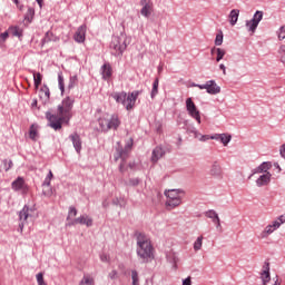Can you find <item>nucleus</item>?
I'll return each mask as SVG.
<instances>
[{
	"label": "nucleus",
	"mask_w": 285,
	"mask_h": 285,
	"mask_svg": "<svg viewBox=\"0 0 285 285\" xmlns=\"http://www.w3.org/2000/svg\"><path fill=\"white\" fill-rule=\"evenodd\" d=\"M73 107L75 98L67 96L61 105L58 106V115L47 111L46 119L49 121L50 128H53V130H61V124H70Z\"/></svg>",
	"instance_id": "1"
},
{
	"label": "nucleus",
	"mask_w": 285,
	"mask_h": 285,
	"mask_svg": "<svg viewBox=\"0 0 285 285\" xmlns=\"http://www.w3.org/2000/svg\"><path fill=\"white\" fill-rule=\"evenodd\" d=\"M135 237L137 239V256L141 259L142 264H148L155 259V253L153 248V243L146 234L136 232Z\"/></svg>",
	"instance_id": "2"
},
{
	"label": "nucleus",
	"mask_w": 285,
	"mask_h": 285,
	"mask_svg": "<svg viewBox=\"0 0 285 285\" xmlns=\"http://www.w3.org/2000/svg\"><path fill=\"white\" fill-rule=\"evenodd\" d=\"M141 95V91L136 90L130 94H126V91L114 92L111 94L112 99H115L116 104H121L126 110H132L135 108V104H137V98Z\"/></svg>",
	"instance_id": "3"
},
{
	"label": "nucleus",
	"mask_w": 285,
	"mask_h": 285,
	"mask_svg": "<svg viewBox=\"0 0 285 285\" xmlns=\"http://www.w3.org/2000/svg\"><path fill=\"white\" fill-rule=\"evenodd\" d=\"M132 144H134V140L132 138H130L125 147H122L120 142H118V146L116 147L114 159L115 161H119V159H121V163L119 165L120 173H126V161L128 160V157H130V151L132 150Z\"/></svg>",
	"instance_id": "4"
},
{
	"label": "nucleus",
	"mask_w": 285,
	"mask_h": 285,
	"mask_svg": "<svg viewBox=\"0 0 285 285\" xmlns=\"http://www.w3.org/2000/svg\"><path fill=\"white\" fill-rule=\"evenodd\" d=\"M110 48L114 50L112 55L115 57H120L126 51V48H128V45L126 43V36H114L111 39Z\"/></svg>",
	"instance_id": "5"
},
{
	"label": "nucleus",
	"mask_w": 285,
	"mask_h": 285,
	"mask_svg": "<svg viewBox=\"0 0 285 285\" xmlns=\"http://www.w3.org/2000/svg\"><path fill=\"white\" fill-rule=\"evenodd\" d=\"M165 195L167 197L166 207L168 210L179 206V189L165 190Z\"/></svg>",
	"instance_id": "6"
},
{
	"label": "nucleus",
	"mask_w": 285,
	"mask_h": 285,
	"mask_svg": "<svg viewBox=\"0 0 285 285\" xmlns=\"http://www.w3.org/2000/svg\"><path fill=\"white\" fill-rule=\"evenodd\" d=\"M186 109L188 115H190L191 118L197 121V124H202V114L197 110V106L193 101V98L186 99Z\"/></svg>",
	"instance_id": "7"
},
{
	"label": "nucleus",
	"mask_w": 285,
	"mask_h": 285,
	"mask_svg": "<svg viewBox=\"0 0 285 285\" xmlns=\"http://www.w3.org/2000/svg\"><path fill=\"white\" fill-rule=\"evenodd\" d=\"M271 268L268 267V264L264 267L263 272L261 273V279L263 282V285H281L279 278L276 276L274 278H271Z\"/></svg>",
	"instance_id": "8"
},
{
	"label": "nucleus",
	"mask_w": 285,
	"mask_h": 285,
	"mask_svg": "<svg viewBox=\"0 0 285 285\" xmlns=\"http://www.w3.org/2000/svg\"><path fill=\"white\" fill-rule=\"evenodd\" d=\"M199 90H206L208 95H219L222 92V88L217 86L215 80H209L205 85H196Z\"/></svg>",
	"instance_id": "9"
},
{
	"label": "nucleus",
	"mask_w": 285,
	"mask_h": 285,
	"mask_svg": "<svg viewBox=\"0 0 285 285\" xmlns=\"http://www.w3.org/2000/svg\"><path fill=\"white\" fill-rule=\"evenodd\" d=\"M264 19V12L256 11L253 19L246 22V28L249 32H255L259 26V21Z\"/></svg>",
	"instance_id": "10"
},
{
	"label": "nucleus",
	"mask_w": 285,
	"mask_h": 285,
	"mask_svg": "<svg viewBox=\"0 0 285 285\" xmlns=\"http://www.w3.org/2000/svg\"><path fill=\"white\" fill-rule=\"evenodd\" d=\"M185 128L187 132H191L195 139H198V141H208V139H213L210 138L213 136L202 135L198 131H196L195 126H193V124H190L188 120L185 121Z\"/></svg>",
	"instance_id": "11"
},
{
	"label": "nucleus",
	"mask_w": 285,
	"mask_h": 285,
	"mask_svg": "<svg viewBox=\"0 0 285 285\" xmlns=\"http://www.w3.org/2000/svg\"><path fill=\"white\" fill-rule=\"evenodd\" d=\"M279 220H274L272 224L267 225L264 230L259 234V239H266L269 235H273L279 228Z\"/></svg>",
	"instance_id": "12"
},
{
	"label": "nucleus",
	"mask_w": 285,
	"mask_h": 285,
	"mask_svg": "<svg viewBox=\"0 0 285 285\" xmlns=\"http://www.w3.org/2000/svg\"><path fill=\"white\" fill-rule=\"evenodd\" d=\"M209 175L214 179H224V169L222 165L217 161H214L209 169Z\"/></svg>",
	"instance_id": "13"
},
{
	"label": "nucleus",
	"mask_w": 285,
	"mask_h": 285,
	"mask_svg": "<svg viewBox=\"0 0 285 285\" xmlns=\"http://www.w3.org/2000/svg\"><path fill=\"white\" fill-rule=\"evenodd\" d=\"M28 217H31L30 207H28V205H24L22 210H20L19 213V219L21 222V224L19 225L20 230H23V225L26 224V222H28Z\"/></svg>",
	"instance_id": "14"
},
{
	"label": "nucleus",
	"mask_w": 285,
	"mask_h": 285,
	"mask_svg": "<svg viewBox=\"0 0 285 285\" xmlns=\"http://www.w3.org/2000/svg\"><path fill=\"white\" fill-rule=\"evenodd\" d=\"M205 217H208V219H212L213 224L216 225V228L222 230V220L219 219V215L217 214V212L210 209L205 213Z\"/></svg>",
	"instance_id": "15"
},
{
	"label": "nucleus",
	"mask_w": 285,
	"mask_h": 285,
	"mask_svg": "<svg viewBox=\"0 0 285 285\" xmlns=\"http://www.w3.org/2000/svg\"><path fill=\"white\" fill-rule=\"evenodd\" d=\"M140 6H142L140 13L142 17H150L153 14V3H150V0H140Z\"/></svg>",
	"instance_id": "16"
},
{
	"label": "nucleus",
	"mask_w": 285,
	"mask_h": 285,
	"mask_svg": "<svg viewBox=\"0 0 285 285\" xmlns=\"http://www.w3.org/2000/svg\"><path fill=\"white\" fill-rule=\"evenodd\" d=\"M77 224H81V225L90 227V226H92V218H90L88 216H80L78 218L72 219L69 223V226H77Z\"/></svg>",
	"instance_id": "17"
},
{
	"label": "nucleus",
	"mask_w": 285,
	"mask_h": 285,
	"mask_svg": "<svg viewBox=\"0 0 285 285\" xmlns=\"http://www.w3.org/2000/svg\"><path fill=\"white\" fill-rule=\"evenodd\" d=\"M69 139L72 141L73 148L78 155L81 154V136L79 134L73 132L69 136Z\"/></svg>",
	"instance_id": "18"
},
{
	"label": "nucleus",
	"mask_w": 285,
	"mask_h": 285,
	"mask_svg": "<svg viewBox=\"0 0 285 285\" xmlns=\"http://www.w3.org/2000/svg\"><path fill=\"white\" fill-rule=\"evenodd\" d=\"M86 30H87L86 24H82L78 28V30L73 36V39L75 41H77V43H83V41H86Z\"/></svg>",
	"instance_id": "19"
},
{
	"label": "nucleus",
	"mask_w": 285,
	"mask_h": 285,
	"mask_svg": "<svg viewBox=\"0 0 285 285\" xmlns=\"http://www.w3.org/2000/svg\"><path fill=\"white\" fill-rule=\"evenodd\" d=\"M272 177L273 175L271 173L261 175L256 180V186H258V188H262V186H268Z\"/></svg>",
	"instance_id": "20"
},
{
	"label": "nucleus",
	"mask_w": 285,
	"mask_h": 285,
	"mask_svg": "<svg viewBox=\"0 0 285 285\" xmlns=\"http://www.w3.org/2000/svg\"><path fill=\"white\" fill-rule=\"evenodd\" d=\"M271 168H273V165L271 163L265 161L253 170V175H265L266 173H269L268 170H271Z\"/></svg>",
	"instance_id": "21"
},
{
	"label": "nucleus",
	"mask_w": 285,
	"mask_h": 285,
	"mask_svg": "<svg viewBox=\"0 0 285 285\" xmlns=\"http://www.w3.org/2000/svg\"><path fill=\"white\" fill-rule=\"evenodd\" d=\"M39 97L45 105L50 101V89L46 85L41 87Z\"/></svg>",
	"instance_id": "22"
},
{
	"label": "nucleus",
	"mask_w": 285,
	"mask_h": 285,
	"mask_svg": "<svg viewBox=\"0 0 285 285\" xmlns=\"http://www.w3.org/2000/svg\"><path fill=\"white\" fill-rule=\"evenodd\" d=\"M101 75H102V79H105V81H108V79H110L112 77V67L110 66V63H105L101 67Z\"/></svg>",
	"instance_id": "23"
},
{
	"label": "nucleus",
	"mask_w": 285,
	"mask_h": 285,
	"mask_svg": "<svg viewBox=\"0 0 285 285\" xmlns=\"http://www.w3.org/2000/svg\"><path fill=\"white\" fill-rule=\"evenodd\" d=\"M210 139H216V140L219 139L224 146H228L233 137L228 134H217L215 136H212Z\"/></svg>",
	"instance_id": "24"
},
{
	"label": "nucleus",
	"mask_w": 285,
	"mask_h": 285,
	"mask_svg": "<svg viewBox=\"0 0 285 285\" xmlns=\"http://www.w3.org/2000/svg\"><path fill=\"white\" fill-rule=\"evenodd\" d=\"M164 155H166V151H164V149L161 147H156L153 150L151 161H154V164H157V161H159V159H161V157H164Z\"/></svg>",
	"instance_id": "25"
},
{
	"label": "nucleus",
	"mask_w": 285,
	"mask_h": 285,
	"mask_svg": "<svg viewBox=\"0 0 285 285\" xmlns=\"http://www.w3.org/2000/svg\"><path fill=\"white\" fill-rule=\"evenodd\" d=\"M109 130H117L119 126H121V121L119 120V116L112 115L110 119H108Z\"/></svg>",
	"instance_id": "26"
},
{
	"label": "nucleus",
	"mask_w": 285,
	"mask_h": 285,
	"mask_svg": "<svg viewBox=\"0 0 285 285\" xmlns=\"http://www.w3.org/2000/svg\"><path fill=\"white\" fill-rule=\"evenodd\" d=\"M11 188L13 190H23L26 188V180L23 177H18L12 184Z\"/></svg>",
	"instance_id": "27"
},
{
	"label": "nucleus",
	"mask_w": 285,
	"mask_h": 285,
	"mask_svg": "<svg viewBox=\"0 0 285 285\" xmlns=\"http://www.w3.org/2000/svg\"><path fill=\"white\" fill-rule=\"evenodd\" d=\"M238 19H239V10L233 9L229 13L230 26H235V23H237Z\"/></svg>",
	"instance_id": "28"
},
{
	"label": "nucleus",
	"mask_w": 285,
	"mask_h": 285,
	"mask_svg": "<svg viewBox=\"0 0 285 285\" xmlns=\"http://www.w3.org/2000/svg\"><path fill=\"white\" fill-rule=\"evenodd\" d=\"M159 95V78H156L154 83H153V89H151V99H155Z\"/></svg>",
	"instance_id": "29"
},
{
	"label": "nucleus",
	"mask_w": 285,
	"mask_h": 285,
	"mask_svg": "<svg viewBox=\"0 0 285 285\" xmlns=\"http://www.w3.org/2000/svg\"><path fill=\"white\" fill-rule=\"evenodd\" d=\"M215 50L217 52L216 61H219L220 59H224V56L226 55V50L222 48H213L212 49V55H215Z\"/></svg>",
	"instance_id": "30"
},
{
	"label": "nucleus",
	"mask_w": 285,
	"mask_h": 285,
	"mask_svg": "<svg viewBox=\"0 0 285 285\" xmlns=\"http://www.w3.org/2000/svg\"><path fill=\"white\" fill-rule=\"evenodd\" d=\"M42 79H43V77L41 76V73L33 72V81H35L36 89H38L41 86Z\"/></svg>",
	"instance_id": "31"
},
{
	"label": "nucleus",
	"mask_w": 285,
	"mask_h": 285,
	"mask_svg": "<svg viewBox=\"0 0 285 285\" xmlns=\"http://www.w3.org/2000/svg\"><path fill=\"white\" fill-rule=\"evenodd\" d=\"M29 137L32 139V141H37L38 132H37V126L31 125L29 130Z\"/></svg>",
	"instance_id": "32"
},
{
	"label": "nucleus",
	"mask_w": 285,
	"mask_h": 285,
	"mask_svg": "<svg viewBox=\"0 0 285 285\" xmlns=\"http://www.w3.org/2000/svg\"><path fill=\"white\" fill-rule=\"evenodd\" d=\"M98 122H99V126H100L101 130H104L105 132H108V130H109L108 119L100 118L98 120Z\"/></svg>",
	"instance_id": "33"
},
{
	"label": "nucleus",
	"mask_w": 285,
	"mask_h": 285,
	"mask_svg": "<svg viewBox=\"0 0 285 285\" xmlns=\"http://www.w3.org/2000/svg\"><path fill=\"white\" fill-rule=\"evenodd\" d=\"M204 244V236H199L194 243V250H202V246Z\"/></svg>",
	"instance_id": "34"
},
{
	"label": "nucleus",
	"mask_w": 285,
	"mask_h": 285,
	"mask_svg": "<svg viewBox=\"0 0 285 285\" xmlns=\"http://www.w3.org/2000/svg\"><path fill=\"white\" fill-rule=\"evenodd\" d=\"M79 285H95V279H92L90 276H83Z\"/></svg>",
	"instance_id": "35"
},
{
	"label": "nucleus",
	"mask_w": 285,
	"mask_h": 285,
	"mask_svg": "<svg viewBox=\"0 0 285 285\" xmlns=\"http://www.w3.org/2000/svg\"><path fill=\"white\" fill-rule=\"evenodd\" d=\"M132 285H139V273L137 269L131 271Z\"/></svg>",
	"instance_id": "36"
},
{
	"label": "nucleus",
	"mask_w": 285,
	"mask_h": 285,
	"mask_svg": "<svg viewBox=\"0 0 285 285\" xmlns=\"http://www.w3.org/2000/svg\"><path fill=\"white\" fill-rule=\"evenodd\" d=\"M42 195L45 197H52V187H50V186H42Z\"/></svg>",
	"instance_id": "37"
},
{
	"label": "nucleus",
	"mask_w": 285,
	"mask_h": 285,
	"mask_svg": "<svg viewBox=\"0 0 285 285\" xmlns=\"http://www.w3.org/2000/svg\"><path fill=\"white\" fill-rule=\"evenodd\" d=\"M33 17H35V9L29 8L24 16V19L30 22V21H32Z\"/></svg>",
	"instance_id": "38"
},
{
	"label": "nucleus",
	"mask_w": 285,
	"mask_h": 285,
	"mask_svg": "<svg viewBox=\"0 0 285 285\" xmlns=\"http://www.w3.org/2000/svg\"><path fill=\"white\" fill-rule=\"evenodd\" d=\"M2 164H3V169L6 170V173H8V170H10V168H12V166H13V163L10 159L9 160L3 159Z\"/></svg>",
	"instance_id": "39"
},
{
	"label": "nucleus",
	"mask_w": 285,
	"mask_h": 285,
	"mask_svg": "<svg viewBox=\"0 0 285 285\" xmlns=\"http://www.w3.org/2000/svg\"><path fill=\"white\" fill-rule=\"evenodd\" d=\"M224 43V33H217L215 39V46H222Z\"/></svg>",
	"instance_id": "40"
},
{
	"label": "nucleus",
	"mask_w": 285,
	"mask_h": 285,
	"mask_svg": "<svg viewBox=\"0 0 285 285\" xmlns=\"http://www.w3.org/2000/svg\"><path fill=\"white\" fill-rule=\"evenodd\" d=\"M58 83H59V89L61 90V92H63L66 90V87L63 85V75L61 73L58 75Z\"/></svg>",
	"instance_id": "41"
},
{
	"label": "nucleus",
	"mask_w": 285,
	"mask_h": 285,
	"mask_svg": "<svg viewBox=\"0 0 285 285\" xmlns=\"http://www.w3.org/2000/svg\"><path fill=\"white\" fill-rule=\"evenodd\" d=\"M277 35H278L279 41H284V39H285V26H283V27H281V28L278 29Z\"/></svg>",
	"instance_id": "42"
},
{
	"label": "nucleus",
	"mask_w": 285,
	"mask_h": 285,
	"mask_svg": "<svg viewBox=\"0 0 285 285\" xmlns=\"http://www.w3.org/2000/svg\"><path fill=\"white\" fill-rule=\"evenodd\" d=\"M72 217H77V208H75V207L69 208V214H68L67 219L70 220V219H72Z\"/></svg>",
	"instance_id": "43"
},
{
	"label": "nucleus",
	"mask_w": 285,
	"mask_h": 285,
	"mask_svg": "<svg viewBox=\"0 0 285 285\" xmlns=\"http://www.w3.org/2000/svg\"><path fill=\"white\" fill-rule=\"evenodd\" d=\"M75 86H77V78H76V76L70 77L68 89L72 90V88H75Z\"/></svg>",
	"instance_id": "44"
},
{
	"label": "nucleus",
	"mask_w": 285,
	"mask_h": 285,
	"mask_svg": "<svg viewBox=\"0 0 285 285\" xmlns=\"http://www.w3.org/2000/svg\"><path fill=\"white\" fill-rule=\"evenodd\" d=\"M281 61L285 66V46H281L279 48Z\"/></svg>",
	"instance_id": "45"
},
{
	"label": "nucleus",
	"mask_w": 285,
	"mask_h": 285,
	"mask_svg": "<svg viewBox=\"0 0 285 285\" xmlns=\"http://www.w3.org/2000/svg\"><path fill=\"white\" fill-rule=\"evenodd\" d=\"M36 277H37L38 285H47L46 281H43V273H38Z\"/></svg>",
	"instance_id": "46"
},
{
	"label": "nucleus",
	"mask_w": 285,
	"mask_h": 285,
	"mask_svg": "<svg viewBox=\"0 0 285 285\" xmlns=\"http://www.w3.org/2000/svg\"><path fill=\"white\" fill-rule=\"evenodd\" d=\"M139 178H130L129 186H139Z\"/></svg>",
	"instance_id": "47"
},
{
	"label": "nucleus",
	"mask_w": 285,
	"mask_h": 285,
	"mask_svg": "<svg viewBox=\"0 0 285 285\" xmlns=\"http://www.w3.org/2000/svg\"><path fill=\"white\" fill-rule=\"evenodd\" d=\"M100 261L108 264L110 262V256L108 254H101Z\"/></svg>",
	"instance_id": "48"
},
{
	"label": "nucleus",
	"mask_w": 285,
	"mask_h": 285,
	"mask_svg": "<svg viewBox=\"0 0 285 285\" xmlns=\"http://www.w3.org/2000/svg\"><path fill=\"white\" fill-rule=\"evenodd\" d=\"M8 37H10L8 31H4L3 33H0V43H3V41H6V39H8Z\"/></svg>",
	"instance_id": "49"
},
{
	"label": "nucleus",
	"mask_w": 285,
	"mask_h": 285,
	"mask_svg": "<svg viewBox=\"0 0 285 285\" xmlns=\"http://www.w3.org/2000/svg\"><path fill=\"white\" fill-rule=\"evenodd\" d=\"M183 285H193V277L188 276L187 278L183 279Z\"/></svg>",
	"instance_id": "50"
},
{
	"label": "nucleus",
	"mask_w": 285,
	"mask_h": 285,
	"mask_svg": "<svg viewBox=\"0 0 285 285\" xmlns=\"http://www.w3.org/2000/svg\"><path fill=\"white\" fill-rule=\"evenodd\" d=\"M13 37H21V31H19V28L12 29Z\"/></svg>",
	"instance_id": "51"
},
{
	"label": "nucleus",
	"mask_w": 285,
	"mask_h": 285,
	"mask_svg": "<svg viewBox=\"0 0 285 285\" xmlns=\"http://www.w3.org/2000/svg\"><path fill=\"white\" fill-rule=\"evenodd\" d=\"M276 222H278L279 226H282V224H285V216H284V215L279 216V217L276 219Z\"/></svg>",
	"instance_id": "52"
},
{
	"label": "nucleus",
	"mask_w": 285,
	"mask_h": 285,
	"mask_svg": "<svg viewBox=\"0 0 285 285\" xmlns=\"http://www.w3.org/2000/svg\"><path fill=\"white\" fill-rule=\"evenodd\" d=\"M50 41V32H47L45 38L42 39V43H48Z\"/></svg>",
	"instance_id": "53"
},
{
	"label": "nucleus",
	"mask_w": 285,
	"mask_h": 285,
	"mask_svg": "<svg viewBox=\"0 0 285 285\" xmlns=\"http://www.w3.org/2000/svg\"><path fill=\"white\" fill-rule=\"evenodd\" d=\"M109 277H110V279H115L116 277H117V271H111L110 273H109Z\"/></svg>",
	"instance_id": "54"
},
{
	"label": "nucleus",
	"mask_w": 285,
	"mask_h": 285,
	"mask_svg": "<svg viewBox=\"0 0 285 285\" xmlns=\"http://www.w3.org/2000/svg\"><path fill=\"white\" fill-rule=\"evenodd\" d=\"M50 181H52L50 178H45V181L42 183V186H50Z\"/></svg>",
	"instance_id": "55"
},
{
	"label": "nucleus",
	"mask_w": 285,
	"mask_h": 285,
	"mask_svg": "<svg viewBox=\"0 0 285 285\" xmlns=\"http://www.w3.org/2000/svg\"><path fill=\"white\" fill-rule=\"evenodd\" d=\"M281 157H284L285 159V145L281 146Z\"/></svg>",
	"instance_id": "56"
},
{
	"label": "nucleus",
	"mask_w": 285,
	"mask_h": 285,
	"mask_svg": "<svg viewBox=\"0 0 285 285\" xmlns=\"http://www.w3.org/2000/svg\"><path fill=\"white\" fill-rule=\"evenodd\" d=\"M219 68H220V70H223V75H226V66L220 65Z\"/></svg>",
	"instance_id": "57"
},
{
	"label": "nucleus",
	"mask_w": 285,
	"mask_h": 285,
	"mask_svg": "<svg viewBox=\"0 0 285 285\" xmlns=\"http://www.w3.org/2000/svg\"><path fill=\"white\" fill-rule=\"evenodd\" d=\"M52 177H55V176L52 175V170H49V174L47 175V178H49V179L52 180Z\"/></svg>",
	"instance_id": "58"
},
{
	"label": "nucleus",
	"mask_w": 285,
	"mask_h": 285,
	"mask_svg": "<svg viewBox=\"0 0 285 285\" xmlns=\"http://www.w3.org/2000/svg\"><path fill=\"white\" fill-rule=\"evenodd\" d=\"M174 268H175V271H177V259L176 258H174Z\"/></svg>",
	"instance_id": "59"
},
{
	"label": "nucleus",
	"mask_w": 285,
	"mask_h": 285,
	"mask_svg": "<svg viewBox=\"0 0 285 285\" xmlns=\"http://www.w3.org/2000/svg\"><path fill=\"white\" fill-rule=\"evenodd\" d=\"M128 167L132 169V168H135V164L129 163Z\"/></svg>",
	"instance_id": "60"
},
{
	"label": "nucleus",
	"mask_w": 285,
	"mask_h": 285,
	"mask_svg": "<svg viewBox=\"0 0 285 285\" xmlns=\"http://www.w3.org/2000/svg\"><path fill=\"white\" fill-rule=\"evenodd\" d=\"M37 3L40 6L41 8V3H43V0H37Z\"/></svg>",
	"instance_id": "61"
},
{
	"label": "nucleus",
	"mask_w": 285,
	"mask_h": 285,
	"mask_svg": "<svg viewBox=\"0 0 285 285\" xmlns=\"http://www.w3.org/2000/svg\"><path fill=\"white\" fill-rule=\"evenodd\" d=\"M161 70H164V67H163V66H159V67H158V72H161Z\"/></svg>",
	"instance_id": "62"
},
{
	"label": "nucleus",
	"mask_w": 285,
	"mask_h": 285,
	"mask_svg": "<svg viewBox=\"0 0 285 285\" xmlns=\"http://www.w3.org/2000/svg\"><path fill=\"white\" fill-rule=\"evenodd\" d=\"M179 195H186V191H184V190H179Z\"/></svg>",
	"instance_id": "63"
},
{
	"label": "nucleus",
	"mask_w": 285,
	"mask_h": 285,
	"mask_svg": "<svg viewBox=\"0 0 285 285\" xmlns=\"http://www.w3.org/2000/svg\"><path fill=\"white\" fill-rule=\"evenodd\" d=\"M31 106L32 107L37 106V100H35Z\"/></svg>",
	"instance_id": "64"
}]
</instances>
